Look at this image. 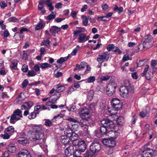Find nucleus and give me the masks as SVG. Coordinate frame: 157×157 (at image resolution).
Masks as SVG:
<instances>
[{
	"label": "nucleus",
	"instance_id": "obj_1",
	"mask_svg": "<svg viewBox=\"0 0 157 157\" xmlns=\"http://www.w3.org/2000/svg\"><path fill=\"white\" fill-rule=\"evenodd\" d=\"M78 114L80 117L82 119L81 121L80 125L86 132L88 131L89 126L90 125L87 120L90 117L89 110L86 107L80 108L79 109Z\"/></svg>",
	"mask_w": 157,
	"mask_h": 157
},
{
	"label": "nucleus",
	"instance_id": "obj_2",
	"mask_svg": "<svg viewBox=\"0 0 157 157\" xmlns=\"http://www.w3.org/2000/svg\"><path fill=\"white\" fill-rule=\"evenodd\" d=\"M111 109L109 108L108 111L112 114L117 113L116 111L121 109L123 106L122 103L117 98H113L111 100Z\"/></svg>",
	"mask_w": 157,
	"mask_h": 157
},
{
	"label": "nucleus",
	"instance_id": "obj_3",
	"mask_svg": "<svg viewBox=\"0 0 157 157\" xmlns=\"http://www.w3.org/2000/svg\"><path fill=\"white\" fill-rule=\"evenodd\" d=\"M153 38L152 36L147 35L145 37L143 43L140 44L138 46L139 50H146L151 48L153 45Z\"/></svg>",
	"mask_w": 157,
	"mask_h": 157
},
{
	"label": "nucleus",
	"instance_id": "obj_4",
	"mask_svg": "<svg viewBox=\"0 0 157 157\" xmlns=\"http://www.w3.org/2000/svg\"><path fill=\"white\" fill-rule=\"evenodd\" d=\"M76 135V137H77V135L75 132H73L71 130V132L69 133L67 132L66 136H61V141L63 144L65 146H68L69 145V143L70 142V139L71 140H72L74 136Z\"/></svg>",
	"mask_w": 157,
	"mask_h": 157
},
{
	"label": "nucleus",
	"instance_id": "obj_5",
	"mask_svg": "<svg viewBox=\"0 0 157 157\" xmlns=\"http://www.w3.org/2000/svg\"><path fill=\"white\" fill-rule=\"evenodd\" d=\"M22 117V112L21 110L16 109L13 112V114L10 116V123L14 124L16 121L20 120Z\"/></svg>",
	"mask_w": 157,
	"mask_h": 157
},
{
	"label": "nucleus",
	"instance_id": "obj_6",
	"mask_svg": "<svg viewBox=\"0 0 157 157\" xmlns=\"http://www.w3.org/2000/svg\"><path fill=\"white\" fill-rule=\"evenodd\" d=\"M74 34L75 35H78V41L79 43H84L89 39V36H86L85 34L81 33V31L80 30L75 31Z\"/></svg>",
	"mask_w": 157,
	"mask_h": 157
},
{
	"label": "nucleus",
	"instance_id": "obj_7",
	"mask_svg": "<svg viewBox=\"0 0 157 157\" xmlns=\"http://www.w3.org/2000/svg\"><path fill=\"white\" fill-rule=\"evenodd\" d=\"M116 87L117 85L114 82L108 84L106 89L107 94L109 96L113 95L115 92Z\"/></svg>",
	"mask_w": 157,
	"mask_h": 157
},
{
	"label": "nucleus",
	"instance_id": "obj_8",
	"mask_svg": "<svg viewBox=\"0 0 157 157\" xmlns=\"http://www.w3.org/2000/svg\"><path fill=\"white\" fill-rule=\"evenodd\" d=\"M40 136L39 134L33 132L30 137L31 140L33 141H38L39 144H42L44 142V136L43 135V137H41Z\"/></svg>",
	"mask_w": 157,
	"mask_h": 157
},
{
	"label": "nucleus",
	"instance_id": "obj_9",
	"mask_svg": "<svg viewBox=\"0 0 157 157\" xmlns=\"http://www.w3.org/2000/svg\"><path fill=\"white\" fill-rule=\"evenodd\" d=\"M100 122L102 125H105L108 129L114 128V123L112 121L109 119H103Z\"/></svg>",
	"mask_w": 157,
	"mask_h": 157
},
{
	"label": "nucleus",
	"instance_id": "obj_10",
	"mask_svg": "<svg viewBox=\"0 0 157 157\" xmlns=\"http://www.w3.org/2000/svg\"><path fill=\"white\" fill-rule=\"evenodd\" d=\"M155 150L146 147L142 151V155L144 157H152L155 154Z\"/></svg>",
	"mask_w": 157,
	"mask_h": 157
},
{
	"label": "nucleus",
	"instance_id": "obj_11",
	"mask_svg": "<svg viewBox=\"0 0 157 157\" xmlns=\"http://www.w3.org/2000/svg\"><path fill=\"white\" fill-rule=\"evenodd\" d=\"M101 148V144L98 142H94L90 146V150L94 154L100 150Z\"/></svg>",
	"mask_w": 157,
	"mask_h": 157
},
{
	"label": "nucleus",
	"instance_id": "obj_12",
	"mask_svg": "<svg viewBox=\"0 0 157 157\" xmlns=\"http://www.w3.org/2000/svg\"><path fill=\"white\" fill-rule=\"evenodd\" d=\"M32 129L33 132L39 134L41 137H43V135H44V128L41 125H35L33 126Z\"/></svg>",
	"mask_w": 157,
	"mask_h": 157
},
{
	"label": "nucleus",
	"instance_id": "obj_13",
	"mask_svg": "<svg viewBox=\"0 0 157 157\" xmlns=\"http://www.w3.org/2000/svg\"><path fill=\"white\" fill-rule=\"evenodd\" d=\"M54 87L56 89V97H55V100H57L60 97V92H62L64 91L65 89V88L64 86H60L59 85H57L54 86Z\"/></svg>",
	"mask_w": 157,
	"mask_h": 157
},
{
	"label": "nucleus",
	"instance_id": "obj_14",
	"mask_svg": "<svg viewBox=\"0 0 157 157\" xmlns=\"http://www.w3.org/2000/svg\"><path fill=\"white\" fill-rule=\"evenodd\" d=\"M78 147L79 148L78 150H76L75 152H78L80 154L81 152L85 151L86 149V146L84 140L80 141Z\"/></svg>",
	"mask_w": 157,
	"mask_h": 157
},
{
	"label": "nucleus",
	"instance_id": "obj_15",
	"mask_svg": "<svg viewBox=\"0 0 157 157\" xmlns=\"http://www.w3.org/2000/svg\"><path fill=\"white\" fill-rule=\"evenodd\" d=\"M128 88L125 86H121L119 89V93L120 95L123 97L127 96L128 94Z\"/></svg>",
	"mask_w": 157,
	"mask_h": 157
},
{
	"label": "nucleus",
	"instance_id": "obj_16",
	"mask_svg": "<svg viewBox=\"0 0 157 157\" xmlns=\"http://www.w3.org/2000/svg\"><path fill=\"white\" fill-rule=\"evenodd\" d=\"M17 157H31L28 150L23 149L20 151L17 154Z\"/></svg>",
	"mask_w": 157,
	"mask_h": 157
},
{
	"label": "nucleus",
	"instance_id": "obj_17",
	"mask_svg": "<svg viewBox=\"0 0 157 157\" xmlns=\"http://www.w3.org/2000/svg\"><path fill=\"white\" fill-rule=\"evenodd\" d=\"M65 153L68 156H69L72 155H74V150L73 146H69L65 150Z\"/></svg>",
	"mask_w": 157,
	"mask_h": 157
},
{
	"label": "nucleus",
	"instance_id": "obj_18",
	"mask_svg": "<svg viewBox=\"0 0 157 157\" xmlns=\"http://www.w3.org/2000/svg\"><path fill=\"white\" fill-rule=\"evenodd\" d=\"M109 57V54L104 53L103 55L98 56V57L97 59L98 62L101 61H104V60L107 61Z\"/></svg>",
	"mask_w": 157,
	"mask_h": 157
},
{
	"label": "nucleus",
	"instance_id": "obj_19",
	"mask_svg": "<svg viewBox=\"0 0 157 157\" xmlns=\"http://www.w3.org/2000/svg\"><path fill=\"white\" fill-rule=\"evenodd\" d=\"M33 105V102L32 101L24 103L21 106V109L23 110L25 109H28L31 108Z\"/></svg>",
	"mask_w": 157,
	"mask_h": 157
},
{
	"label": "nucleus",
	"instance_id": "obj_20",
	"mask_svg": "<svg viewBox=\"0 0 157 157\" xmlns=\"http://www.w3.org/2000/svg\"><path fill=\"white\" fill-rule=\"evenodd\" d=\"M150 109L149 108L144 110L140 113V116L142 118L148 117L149 114Z\"/></svg>",
	"mask_w": 157,
	"mask_h": 157
},
{
	"label": "nucleus",
	"instance_id": "obj_21",
	"mask_svg": "<svg viewBox=\"0 0 157 157\" xmlns=\"http://www.w3.org/2000/svg\"><path fill=\"white\" fill-rule=\"evenodd\" d=\"M17 141L18 143L22 144L23 145L25 146L26 144L28 143L29 140L27 138L24 137H20L17 140Z\"/></svg>",
	"mask_w": 157,
	"mask_h": 157
},
{
	"label": "nucleus",
	"instance_id": "obj_22",
	"mask_svg": "<svg viewBox=\"0 0 157 157\" xmlns=\"http://www.w3.org/2000/svg\"><path fill=\"white\" fill-rule=\"evenodd\" d=\"M5 133L8 134L10 136L12 135L14 132V128L12 126L7 128L4 131Z\"/></svg>",
	"mask_w": 157,
	"mask_h": 157
},
{
	"label": "nucleus",
	"instance_id": "obj_23",
	"mask_svg": "<svg viewBox=\"0 0 157 157\" xmlns=\"http://www.w3.org/2000/svg\"><path fill=\"white\" fill-rule=\"evenodd\" d=\"M60 30V28L55 26H52L50 29V32L52 33L56 34Z\"/></svg>",
	"mask_w": 157,
	"mask_h": 157
},
{
	"label": "nucleus",
	"instance_id": "obj_24",
	"mask_svg": "<svg viewBox=\"0 0 157 157\" xmlns=\"http://www.w3.org/2000/svg\"><path fill=\"white\" fill-rule=\"evenodd\" d=\"M56 13L55 12L52 11L50 14L48 16H45L44 18L46 20H51L54 19L56 17Z\"/></svg>",
	"mask_w": 157,
	"mask_h": 157
},
{
	"label": "nucleus",
	"instance_id": "obj_25",
	"mask_svg": "<svg viewBox=\"0 0 157 157\" xmlns=\"http://www.w3.org/2000/svg\"><path fill=\"white\" fill-rule=\"evenodd\" d=\"M8 151L11 152H14L16 150V147L13 145L10 144L9 145L7 148Z\"/></svg>",
	"mask_w": 157,
	"mask_h": 157
},
{
	"label": "nucleus",
	"instance_id": "obj_26",
	"mask_svg": "<svg viewBox=\"0 0 157 157\" xmlns=\"http://www.w3.org/2000/svg\"><path fill=\"white\" fill-rule=\"evenodd\" d=\"M109 129L105 125H103L100 128V132L102 134H105L107 131Z\"/></svg>",
	"mask_w": 157,
	"mask_h": 157
},
{
	"label": "nucleus",
	"instance_id": "obj_27",
	"mask_svg": "<svg viewBox=\"0 0 157 157\" xmlns=\"http://www.w3.org/2000/svg\"><path fill=\"white\" fill-rule=\"evenodd\" d=\"M115 141L113 139H109L108 144L107 146L110 147H113L115 145Z\"/></svg>",
	"mask_w": 157,
	"mask_h": 157
},
{
	"label": "nucleus",
	"instance_id": "obj_28",
	"mask_svg": "<svg viewBox=\"0 0 157 157\" xmlns=\"http://www.w3.org/2000/svg\"><path fill=\"white\" fill-rule=\"evenodd\" d=\"M50 43V41L49 39H47L46 40H44L42 43L40 44V45L41 46H42L45 45L46 46H47V47L48 48H49L50 47V45H49Z\"/></svg>",
	"mask_w": 157,
	"mask_h": 157
},
{
	"label": "nucleus",
	"instance_id": "obj_29",
	"mask_svg": "<svg viewBox=\"0 0 157 157\" xmlns=\"http://www.w3.org/2000/svg\"><path fill=\"white\" fill-rule=\"evenodd\" d=\"M17 63L16 60H13L12 61V65L10 66V67L13 70H16L17 69Z\"/></svg>",
	"mask_w": 157,
	"mask_h": 157
},
{
	"label": "nucleus",
	"instance_id": "obj_30",
	"mask_svg": "<svg viewBox=\"0 0 157 157\" xmlns=\"http://www.w3.org/2000/svg\"><path fill=\"white\" fill-rule=\"evenodd\" d=\"M124 121V118L122 117H120L117 118V123L119 125H123Z\"/></svg>",
	"mask_w": 157,
	"mask_h": 157
},
{
	"label": "nucleus",
	"instance_id": "obj_31",
	"mask_svg": "<svg viewBox=\"0 0 157 157\" xmlns=\"http://www.w3.org/2000/svg\"><path fill=\"white\" fill-rule=\"evenodd\" d=\"M68 58V56L64 57H61L57 60V62L58 63L62 64L63 62L66 61Z\"/></svg>",
	"mask_w": 157,
	"mask_h": 157
},
{
	"label": "nucleus",
	"instance_id": "obj_32",
	"mask_svg": "<svg viewBox=\"0 0 157 157\" xmlns=\"http://www.w3.org/2000/svg\"><path fill=\"white\" fill-rule=\"evenodd\" d=\"M40 67L42 69H45L48 67H51V66L47 63H41L40 64Z\"/></svg>",
	"mask_w": 157,
	"mask_h": 157
},
{
	"label": "nucleus",
	"instance_id": "obj_33",
	"mask_svg": "<svg viewBox=\"0 0 157 157\" xmlns=\"http://www.w3.org/2000/svg\"><path fill=\"white\" fill-rule=\"evenodd\" d=\"M94 154L90 150L86 151L84 154V157H92Z\"/></svg>",
	"mask_w": 157,
	"mask_h": 157
},
{
	"label": "nucleus",
	"instance_id": "obj_34",
	"mask_svg": "<svg viewBox=\"0 0 157 157\" xmlns=\"http://www.w3.org/2000/svg\"><path fill=\"white\" fill-rule=\"evenodd\" d=\"M82 23L83 25L85 26H86L88 22V19L85 16H82Z\"/></svg>",
	"mask_w": 157,
	"mask_h": 157
},
{
	"label": "nucleus",
	"instance_id": "obj_35",
	"mask_svg": "<svg viewBox=\"0 0 157 157\" xmlns=\"http://www.w3.org/2000/svg\"><path fill=\"white\" fill-rule=\"evenodd\" d=\"M94 95V92L93 90H91L88 93L87 95V97L89 100L91 101L93 98Z\"/></svg>",
	"mask_w": 157,
	"mask_h": 157
},
{
	"label": "nucleus",
	"instance_id": "obj_36",
	"mask_svg": "<svg viewBox=\"0 0 157 157\" xmlns=\"http://www.w3.org/2000/svg\"><path fill=\"white\" fill-rule=\"evenodd\" d=\"M157 64L156 60H152L151 62V68L153 70L152 73L153 74H154V72L155 71L154 67Z\"/></svg>",
	"mask_w": 157,
	"mask_h": 157
},
{
	"label": "nucleus",
	"instance_id": "obj_37",
	"mask_svg": "<svg viewBox=\"0 0 157 157\" xmlns=\"http://www.w3.org/2000/svg\"><path fill=\"white\" fill-rule=\"evenodd\" d=\"M95 80V77L94 76H92L89 77L86 80H87V82L90 83L94 82Z\"/></svg>",
	"mask_w": 157,
	"mask_h": 157
},
{
	"label": "nucleus",
	"instance_id": "obj_38",
	"mask_svg": "<svg viewBox=\"0 0 157 157\" xmlns=\"http://www.w3.org/2000/svg\"><path fill=\"white\" fill-rule=\"evenodd\" d=\"M36 116V113L35 112H31L29 115V119H32L35 118Z\"/></svg>",
	"mask_w": 157,
	"mask_h": 157
},
{
	"label": "nucleus",
	"instance_id": "obj_39",
	"mask_svg": "<svg viewBox=\"0 0 157 157\" xmlns=\"http://www.w3.org/2000/svg\"><path fill=\"white\" fill-rule=\"evenodd\" d=\"M67 120L70 122H72L73 123H77L79 124H80V122H79L76 119H75L73 118H71V117H68L67 119Z\"/></svg>",
	"mask_w": 157,
	"mask_h": 157
},
{
	"label": "nucleus",
	"instance_id": "obj_40",
	"mask_svg": "<svg viewBox=\"0 0 157 157\" xmlns=\"http://www.w3.org/2000/svg\"><path fill=\"white\" fill-rule=\"evenodd\" d=\"M8 21L10 22H18V19L14 17H12L9 18Z\"/></svg>",
	"mask_w": 157,
	"mask_h": 157
},
{
	"label": "nucleus",
	"instance_id": "obj_41",
	"mask_svg": "<svg viewBox=\"0 0 157 157\" xmlns=\"http://www.w3.org/2000/svg\"><path fill=\"white\" fill-rule=\"evenodd\" d=\"M149 67V66L148 65H145L143 72L141 73V76H145V73H147V72L148 71Z\"/></svg>",
	"mask_w": 157,
	"mask_h": 157
},
{
	"label": "nucleus",
	"instance_id": "obj_42",
	"mask_svg": "<svg viewBox=\"0 0 157 157\" xmlns=\"http://www.w3.org/2000/svg\"><path fill=\"white\" fill-rule=\"evenodd\" d=\"M36 74V73L33 70L28 71L27 75L28 77L34 76Z\"/></svg>",
	"mask_w": 157,
	"mask_h": 157
},
{
	"label": "nucleus",
	"instance_id": "obj_43",
	"mask_svg": "<svg viewBox=\"0 0 157 157\" xmlns=\"http://www.w3.org/2000/svg\"><path fill=\"white\" fill-rule=\"evenodd\" d=\"M79 48L80 47L79 45L77 46L76 48L73 50L72 52L71 53V55L72 56L75 55Z\"/></svg>",
	"mask_w": 157,
	"mask_h": 157
},
{
	"label": "nucleus",
	"instance_id": "obj_44",
	"mask_svg": "<svg viewBox=\"0 0 157 157\" xmlns=\"http://www.w3.org/2000/svg\"><path fill=\"white\" fill-rule=\"evenodd\" d=\"M74 139H73V140L72 139V140H73V144L75 146H76L77 147H78L79 145V143L80 142V141H79L78 140H74Z\"/></svg>",
	"mask_w": 157,
	"mask_h": 157
},
{
	"label": "nucleus",
	"instance_id": "obj_45",
	"mask_svg": "<svg viewBox=\"0 0 157 157\" xmlns=\"http://www.w3.org/2000/svg\"><path fill=\"white\" fill-rule=\"evenodd\" d=\"M46 121L45 122L44 124L47 126L49 127L52 125V122L49 119L45 120Z\"/></svg>",
	"mask_w": 157,
	"mask_h": 157
},
{
	"label": "nucleus",
	"instance_id": "obj_46",
	"mask_svg": "<svg viewBox=\"0 0 157 157\" xmlns=\"http://www.w3.org/2000/svg\"><path fill=\"white\" fill-rule=\"evenodd\" d=\"M0 136L4 139H8L10 137V135H9L6 133L5 134H1Z\"/></svg>",
	"mask_w": 157,
	"mask_h": 157
},
{
	"label": "nucleus",
	"instance_id": "obj_47",
	"mask_svg": "<svg viewBox=\"0 0 157 157\" xmlns=\"http://www.w3.org/2000/svg\"><path fill=\"white\" fill-rule=\"evenodd\" d=\"M55 97L51 101H49L47 102L46 105L48 106L51 105L52 104L54 103L57 100H55Z\"/></svg>",
	"mask_w": 157,
	"mask_h": 157
},
{
	"label": "nucleus",
	"instance_id": "obj_48",
	"mask_svg": "<svg viewBox=\"0 0 157 157\" xmlns=\"http://www.w3.org/2000/svg\"><path fill=\"white\" fill-rule=\"evenodd\" d=\"M44 2L43 1H40L39 2V4L38 6V8L39 10L42 9L44 7Z\"/></svg>",
	"mask_w": 157,
	"mask_h": 157
},
{
	"label": "nucleus",
	"instance_id": "obj_49",
	"mask_svg": "<svg viewBox=\"0 0 157 157\" xmlns=\"http://www.w3.org/2000/svg\"><path fill=\"white\" fill-rule=\"evenodd\" d=\"M29 30L26 28L22 27L20 30V34H22L24 32L29 31Z\"/></svg>",
	"mask_w": 157,
	"mask_h": 157
},
{
	"label": "nucleus",
	"instance_id": "obj_50",
	"mask_svg": "<svg viewBox=\"0 0 157 157\" xmlns=\"http://www.w3.org/2000/svg\"><path fill=\"white\" fill-rule=\"evenodd\" d=\"M21 70L24 72H27L28 70V67L25 64L23 65L21 69Z\"/></svg>",
	"mask_w": 157,
	"mask_h": 157
},
{
	"label": "nucleus",
	"instance_id": "obj_51",
	"mask_svg": "<svg viewBox=\"0 0 157 157\" xmlns=\"http://www.w3.org/2000/svg\"><path fill=\"white\" fill-rule=\"evenodd\" d=\"M110 77L109 76L106 75L105 76H102L100 78V79L101 81H106L109 79Z\"/></svg>",
	"mask_w": 157,
	"mask_h": 157
},
{
	"label": "nucleus",
	"instance_id": "obj_52",
	"mask_svg": "<svg viewBox=\"0 0 157 157\" xmlns=\"http://www.w3.org/2000/svg\"><path fill=\"white\" fill-rule=\"evenodd\" d=\"M29 83L28 80L27 79H25L22 83V86L23 88L26 87Z\"/></svg>",
	"mask_w": 157,
	"mask_h": 157
},
{
	"label": "nucleus",
	"instance_id": "obj_53",
	"mask_svg": "<svg viewBox=\"0 0 157 157\" xmlns=\"http://www.w3.org/2000/svg\"><path fill=\"white\" fill-rule=\"evenodd\" d=\"M43 27V24L42 23H39L36 26L35 29L36 30H39L41 29Z\"/></svg>",
	"mask_w": 157,
	"mask_h": 157
},
{
	"label": "nucleus",
	"instance_id": "obj_54",
	"mask_svg": "<svg viewBox=\"0 0 157 157\" xmlns=\"http://www.w3.org/2000/svg\"><path fill=\"white\" fill-rule=\"evenodd\" d=\"M19 34L17 33H15L14 37L15 39L17 40H19L21 39L20 36L19 35Z\"/></svg>",
	"mask_w": 157,
	"mask_h": 157
},
{
	"label": "nucleus",
	"instance_id": "obj_55",
	"mask_svg": "<svg viewBox=\"0 0 157 157\" xmlns=\"http://www.w3.org/2000/svg\"><path fill=\"white\" fill-rule=\"evenodd\" d=\"M62 3L61 2L56 3L55 5V7L57 9H61L62 8Z\"/></svg>",
	"mask_w": 157,
	"mask_h": 157
},
{
	"label": "nucleus",
	"instance_id": "obj_56",
	"mask_svg": "<svg viewBox=\"0 0 157 157\" xmlns=\"http://www.w3.org/2000/svg\"><path fill=\"white\" fill-rule=\"evenodd\" d=\"M114 48V46L113 44L109 45L107 48V49L108 51H112L113 48Z\"/></svg>",
	"mask_w": 157,
	"mask_h": 157
},
{
	"label": "nucleus",
	"instance_id": "obj_57",
	"mask_svg": "<svg viewBox=\"0 0 157 157\" xmlns=\"http://www.w3.org/2000/svg\"><path fill=\"white\" fill-rule=\"evenodd\" d=\"M25 132H26L28 134H31L32 132H33L32 130H31V127H27L25 128Z\"/></svg>",
	"mask_w": 157,
	"mask_h": 157
},
{
	"label": "nucleus",
	"instance_id": "obj_58",
	"mask_svg": "<svg viewBox=\"0 0 157 157\" xmlns=\"http://www.w3.org/2000/svg\"><path fill=\"white\" fill-rule=\"evenodd\" d=\"M124 86L128 87L130 85V83L129 80L128 79H125L124 82Z\"/></svg>",
	"mask_w": 157,
	"mask_h": 157
},
{
	"label": "nucleus",
	"instance_id": "obj_59",
	"mask_svg": "<svg viewBox=\"0 0 157 157\" xmlns=\"http://www.w3.org/2000/svg\"><path fill=\"white\" fill-rule=\"evenodd\" d=\"M22 93H21L19 95L18 97L16 98V100L17 102H19V101H23V99L21 98V94Z\"/></svg>",
	"mask_w": 157,
	"mask_h": 157
},
{
	"label": "nucleus",
	"instance_id": "obj_60",
	"mask_svg": "<svg viewBox=\"0 0 157 157\" xmlns=\"http://www.w3.org/2000/svg\"><path fill=\"white\" fill-rule=\"evenodd\" d=\"M87 65V63L84 61L82 62L80 64V65L81 68L83 69L85 68V66Z\"/></svg>",
	"mask_w": 157,
	"mask_h": 157
},
{
	"label": "nucleus",
	"instance_id": "obj_61",
	"mask_svg": "<svg viewBox=\"0 0 157 157\" xmlns=\"http://www.w3.org/2000/svg\"><path fill=\"white\" fill-rule=\"evenodd\" d=\"M109 139H104L102 140V143L105 145L107 146L108 144Z\"/></svg>",
	"mask_w": 157,
	"mask_h": 157
},
{
	"label": "nucleus",
	"instance_id": "obj_62",
	"mask_svg": "<svg viewBox=\"0 0 157 157\" xmlns=\"http://www.w3.org/2000/svg\"><path fill=\"white\" fill-rule=\"evenodd\" d=\"M101 7L104 10H106L108 8V6L106 3H105L102 5Z\"/></svg>",
	"mask_w": 157,
	"mask_h": 157
},
{
	"label": "nucleus",
	"instance_id": "obj_63",
	"mask_svg": "<svg viewBox=\"0 0 157 157\" xmlns=\"http://www.w3.org/2000/svg\"><path fill=\"white\" fill-rule=\"evenodd\" d=\"M1 3L2 4H1L0 7L4 9L7 6V4L5 3L4 1H2Z\"/></svg>",
	"mask_w": 157,
	"mask_h": 157
},
{
	"label": "nucleus",
	"instance_id": "obj_64",
	"mask_svg": "<svg viewBox=\"0 0 157 157\" xmlns=\"http://www.w3.org/2000/svg\"><path fill=\"white\" fill-rule=\"evenodd\" d=\"M132 77L134 79H136L138 78V75L136 72L132 73Z\"/></svg>",
	"mask_w": 157,
	"mask_h": 157
}]
</instances>
